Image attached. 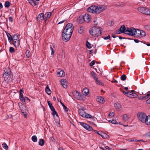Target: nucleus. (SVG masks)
<instances>
[{
  "label": "nucleus",
  "mask_w": 150,
  "mask_h": 150,
  "mask_svg": "<svg viewBox=\"0 0 150 150\" xmlns=\"http://www.w3.org/2000/svg\"><path fill=\"white\" fill-rule=\"evenodd\" d=\"M3 8V5L1 3H0V9L2 8Z\"/></svg>",
  "instance_id": "63"
},
{
  "label": "nucleus",
  "mask_w": 150,
  "mask_h": 150,
  "mask_svg": "<svg viewBox=\"0 0 150 150\" xmlns=\"http://www.w3.org/2000/svg\"><path fill=\"white\" fill-rule=\"evenodd\" d=\"M71 35L70 34L62 33V40L64 41L67 42L70 40Z\"/></svg>",
  "instance_id": "7"
},
{
  "label": "nucleus",
  "mask_w": 150,
  "mask_h": 150,
  "mask_svg": "<svg viewBox=\"0 0 150 150\" xmlns=\"http://www.w3.org/2000/svg\"><path fill=\"white\" fill-rule=\"evenodd\" d=\"M96 100L97 101L102 103H104V98L101 96H98L96 98Z\"/></svg>",
  "instance_id": "19"
},
{
  "label": "nucleus",
  "mask_w": 150,
  "mask_h": 150,
  "mask_svg": "<svg viewBox=\"0 0 150 150\" xmlns=\"http://www.w3.org/2000/svg\"><path fill=\"white\" fill-rule=\"evenodd\" d=\"M127 28H125L124 25H122L120 28L117 31V33L120 34L121 33H124L125 34Z\"/></svg>",
  "instance_id": "11"
},
{
  "label": "nucleus",
  "mask_w": 150,
  "mask_h": 150,
  "mask_svg": "<svg viewBox=\"0 0 150 150\" xmlns=\"http://www.w3.org/2000/svg\"><path fill=\"white\" fill-rule=\"evenodd\" d=\"M13 44L16 47H18L19 45L20 44L19 39L13 40Z\"/></svg>",
  "instance_id": "22"
},
{
  "label": "nucleus",
  "mask_w": 150,
  "mask_h": 150,
  "mask_svg": "<svg viewBox=\"0 0 150 150\" xmlns=\"http://www.w3.org/2000/svg\"><path fill=\"white\" fill-rule=\"evenodd\" d=\"M78 113L79 115L83 117H84L85 114L86 113L85 111L82 109H79L78 110Z\"/></svg>",
  "instance_id": "16"
},
{
  "label": "nucleus",
  "mask_w": 150,
  "mask_h": 150,
  "mask_svg": "<svg viewBox=\"0 0 150 150\" xmlns=\"http://www.w3.org/2000/svg\"><path fill=\"white\" fill-rule=\"evenodd\" d=\"M91 74L92 76L93 77V78L95 79V77L97 78L96 74L94 71H92L91 73Z\"/></svg>",
  "instance_id": "47"
},
{
  "label": "nucleus",
  "mask_w": 150,
  "mask_h": 150,
  "mask_svg": "<svg viewBox=\"0 0 150 150\" xmlns=\"http://www.w3.org/2000/svg\"><path fill=\"white\" fill-rule=\"evenodd\" d=\"M123 93L124 94L126 95V96H128V94H129V92H127V91H126V92H125V91H123Z\"/></svg>",
  "instance_id": "54"
},
{
  "label": "nucleus",
  "mask_w": 150,
  "mask_h": 150,
  "mask_svg": "<svg viewBox=\"0 0 150 150\" xmlns=\"http://www.w3.org/2000/svg\"><path fill=\"white\" fill-rule=\"evenodd\" d=\"M129 142H139V141H140L144 142L143 141V140H138L137 139H134V138H132V139H131L130 140H129Z\"/></svg>",
  "instance_id": "34"
},
{
  "label": "nucleus",
  "mask_w": 150,
  "mask_h": 150,
  "mask_svg": "<svg viewBox=\"0 0 150 150\" xmlns=\"http://www.w3.org/2000/svg\"><path fill=\"white\" fill-rule=\"evenodd\" d=\"M110 38V36L109 35H108L107 37H105L104 38V39L105 40H108V39H109Z\"/></svg>",
  "instance_id": "57"
},
{
  "label": "nucleus",
  "mask_w": 150,
  "mask_h": 150,
  "mask_svg": "<svg viewBox=\"0 0 150 150\" xmlns=\"http://www.w3.org/2000/svg\"><path fill=\"white\" fill-rule=\"evenodd\" d=\"M20 100L23 103H24L25 102V98L23 97L20 98Z\"/></svg>",
  "instance_id": "52"
},
{
  "label": "nucleus",
  "mask_w": 150,
  "mask_h": 150,
  "mask_svg": "<svg viewBox=\"0 0 150 150\" xmlns=\"http://www.w3.org/2000/svg\"><path fill=\"white\" fill-rule=\"evenodd\" d=\"M9 51L11 53H13L14 52V49L13 47H10L9 48Z\"/></svg>",
  "instance_id": "49"
},
{
  "label": "nucleus",
  "mask_w": 150,
  "mask_h": 150,
  "mask_svg": "<svg viewBox=\"0 0 150 150\" xmlns=\"http://www.w3.org/2000/svg\"><path fill=\"white\" fill-rule=\"evenodd\" d=\"M114 106L118 110H121V105L119 103H115L114 105Z\"/></svg>",
  "instance_id": "24"
},
{
  "label": "nucleus",
  "mask_w": 150,
  "mask_h": 150,
  "mask_svg": "<svg viewBox=\"0 0 150 150\" xmlns=\"http://www.w3.org/2000/svg\"><path fill=\"white\" fill-rule=\"evenodd\" d=\"M146 122L145 123L147 125H150V116H147L146 119Z\"/></svg>",
  "instance_id": "25"
},
{
  "label": "nucleus",
  "mask_w": 150,
  "mask_h": 150,
  "mask_svg": "<svg viewBox=\"0 0 150 150\" xmlns=\"http://www.w3.org/2000/svg\"><path fill=\"white\" fill-rule=\"evenodd\" d=\"M47 103L48 105L50 108L51 110H54V107L52 106V103L50 102V101H47Z\"/></svg>",
  "instance_id": "38"
},
{
  "label": "nucleus",
  "mask_w": 150,
  "mask_h": 150,
  "mask_svg": "<svg viewBox=\"0 0 150 150\" xmlns=\"http://www.w3.org/2000/svg\"><path fill=\"white\" fill-rule=\"evenodd\" d=\"M135 35L137 37H142L145 36L146 33L142 30L137 29L136 30Z\"/></svg>",
  "instance_id": "6"
},
{
  "label": "nucleus",
  "mask_w": 150,
  "mask_h": 150,
  "mask_svg": "<svg viewBox=\"0 0 150 150\" xmlns=\"http://www.w3.org/2000/svg\"><path fill=\"white\" fill-rule=\"evenodd\" d=\"M32 140L33 142H36L37 141V138L36 136L34 135L32 137Z\"/></svg>",
  "instance_id": "37"
},
{
  "label": "nucleus",
  "mask_w": 150,
  "mask_h": 150,
  "mask_svg": "<svg viewBox=\"0 0 150 150\" xmlns=\"http://www.w3.org/2000/svg\"><path fill=\"white\" fill-rule=\"evenodd\" d=\"M80 124L84 128L89 131H91L93 129L89 125L84 122H79Z\"/></svg>",
  "instance_id": "9"
},
{
  "label": "nucleus",
  "mask_w": 150,
  "mask_h": 150,
  "mask_svg": "<svg viewBox=\"0 0 150 150\" xmlns=\"http://www.w3.org/2000/svg\"><path fill=\"white\" fill-rule=\"evenodd\" d=\"M80 16L79 17V18L78 19V20L79 21V22L80 23H82L84 22V21H83V18H80Z\"/></svg>",
  "instance_id": "50"
},
{
  "label": "nucleus",
  "mask_w": 150,
  "mask_h": 150,
  "mask_svg": "<svg viewBox=\"0 0 150 150\" xmlns=\"http://www.w3.org/2000/svg\"><path fill=\"white\" fill-rule=\"evenodd\" d=\"M46 92L48 95H50L51 93V91L49 88L48 85L46 86L45 89Z\"/></svg>",
  "instance_id": "29"
},
{
  "label": "nucleus",
  "mask_w": 150,
  "mask_h": 150,
  "mask_svg": "<svg viewBox=\"0 0 150 150\" xmlns=\"http://www.w3.org/2000/svg\"><path fill=\"white\" fill-rule=\"evenodd\" d=\"M88 90L86 88H84L83 90V94L86 96L88 94Z\"/></svg>",
  "instance_id": "30"
},
{
  "label": "nucleus",
  "mask_w": 150,
  "mask_h": 150,
  "mask_svg": "<svg viewBox=\"0 0 150 150\" xmlns=\"http://www.w3.org/2000/svg\"><path fill=\"white\" fill-rule=\"evenodd\" d=\"M107 9V7L104 5L92 6L87 9V11L91 13L98 14Z\"/></svg>",
  "instance_id": "1"
},
{
  "label": "nucleus",
  "mask_w": 150,
  "mask_h": 150,
  "mask_svg": "<svg viewBox=\"0 0 150 150\" xmlns=\"http://www.w3.org/2000/svg\"><path fill=\"white\" fill-rule=\"evenodd\" d=\"M128 97L131 98H137L138 96L135 93L129 91V94Z\"/></svg>",
  "instance_id": "17"
},
{
  "label": "nucleus",
  "mask_w": 150,
  "mask_h": 150,
  "mask_svg": "<svg viewBox=\"0 0 150 150\" xmlns=\"http://www.w3.org/2000/svg\"><path fill=\"white\" fill-rule=\"evenodd\" d=\"M94 79L95 80V82L97 84L101 86L103 85V83L100 80H99L98 79V77H95Z\"/></svg>",
  "instance_id": "20"
},
{
  "label": "nucleus",
  "mask_w": 150,
  "mask_h": 150,
  "mask_svg": "<svg viewBox=\"0 0 150 150\" xmlns=\"http://www.w3.org/2000/svg\"><path fill=\"white\" fill-rule=\"evenodd\" d=\"M95 64V62L94 61H91L90 63V66H92L94 65Z\"/></svg>",
  "instance_id": "55"
},
{
  "label": "nucleus",
  "mask_w": 150,
  "mask_h": 150,
  "mask_svg": "<svg viewBox=\"0 0 150 150\" xmlns=\"http://www.w3.org/2000/svg\"><path fill=\"white\" fill-rule=\"evenodd\" d=\"M146 8L145 7H139L138 8V11L143 14Z\"/></svg>",
  "instance_id": "28"
},
{
  "label": "nucleus",
  "mask_w": 150,
  "mask_h": 150,
  "mask_svg": "<svg viewBox=\"0 0 150 150\" xmlns=\"http://www.w3.org/2000/svg\"><path fill=\"white\" fill-rule=\"evenodd\" d=\"M71 28L74 29V26L72 24L69 23L66 25L64 29H68Z\"/></svg>",
  "instance_id": "26"
},
{
  "label": "nucleus",
  "mask_w": 150,
  "mask_h": 150,
  "mask_svg": "<svg viewBox=\"0 0 150 150\" xmlns=\"http://www.w3.org/2000/svg\"><path fill=\"white\" fill-rule=\"evenodd\" d=\"M6 35L8 38V40L9 42H11L12 40V37L11 35L8 33H6Z\"/></svg>",
  "instance_id": "31"
},
{
  "label": "nucleus",
  "mask_w": 150,
  "mask_h": 150,
  "mask_svg": "<svg viewBox=\"0 0 150 150\" xmlns=\"http://www.w3.org/2000/svg\"><path fill=\"white\" fill-rule=\"evenodd\" d=\"M134 41L136 43H138V42H139V40H137V39H134Z\"/></svg>",
  "instance_id": "60"
},
{
  "label": "nucleus",
  "mask_w": 150,
  "mask_h": 150,
  "mask_svg": "<svg viewBox=\"0 0 150 150\" xmlns=\"http://www.w3.org/2000/svg\"><path fill=\"white\" fill-rule=\"evenodd\" d=\"M66 21V20H63L62 21H60V22H59L58 23V24H60L62 23H63L65 21Z\"/></svg>",
  "instance_id": "58"
},
{
  "label": "nucleus",
  "mask_w": 150,
  "mask_h": 150,
  "mask_svg": "<svg viewBox=\"0 0 150 150\" xmlns=\"http://www.w3.org/2000/svg\"><path fill=\"white\" fill-rule=\"evenodd\" d=\"M57 76L58 77H62L64 76L65 75V74L63 71L61 69H58L57 70Z\"/></svg>",
  "instance_id": "14"
},
{
  "label": "nucleus",
  "mask_w": 150,
  "mask_h": 150,
  "mask_svg": "<svg viewBox=\"0 0 150 150\" xmlns=\"http://www.w3.org/2000/svg\"><path fill=\"white\" fill-rule=\"evenodd\" d=\"M80 18H83L84 22H88L90 21L89 16L87 14H85L83 16H80Z\"/></svg>",
  "instance_id": "10"
},
{
  "label": "nucleus",
  "mask_w": 150,
  "mask_h": 150,
  "mask_svg": "<svg viewBox=\"0 0 150 150\" xmlns=\"http://www.w3.org/2000/svg\"><path fill=\"white\" fill-rule=\"evenodd\" d=\"M11 69L9 67H7L5 68L4 71V73L3 74V77L4 78V80L6 81L8 77H6L9 76L11 74Z\"/></svg>",
  "instance_id": "5"
},
{
  "label": "nucleus",
  "mask_w": 150,
  "mask_h": 150,
  "mask_svg": "<svg viewBox=\"0 0 150 150\" xmlns=\"http://www.w3.org/2000/svg\"><path fill=\"white\" fill-rule=\"evenodd\" d=\"M84 117L86 118H92L93 117L92 116L89 114H88V113H86V114H85Z\"/></svg>",
  "instance_id": "40"
},
{
  "label": "nucleus",
  "mask_w": 150,
  "mask_h": 150,
  "mask_svg": "<svg viewBox=\"0 0 150 150\" xmlns=\"http://www.w3.org/2000/svg\"><path fill=\"white\" fill-rule=\"evenodd\" d=\"M146 102L148 104H150V98L147 100Z\"/></svg>",
  "instance_id": "62"
},
{
  "label": "nucleus",
  "mask_w": 150,
  "mask_h": 150,
  "mask_svg": "<svg viewBox=\"0 0 150 150\" xmlns=\"http://www.w3.org/2000/svg\"><path fill=\"white\" fill-rule=\"evenodd\" d=\"M44 14L43 13H41L38 15L36 18L37 21L39 22L43 20L44 18Z\"/></svg>",
  "instance_id": "13"
},
{
  "label": "nucleus",
  "mask_w": 150,
  "mask_h": 150,
  "mask_svg": "<svg viewBox=\"0 0 150 150\" xmlns=\"http://www.w3.org/2000/svg\"><path fill=\"white\" fill-rule=\"evenodd\" d=\"M114 115V113L113 112H110L109 114V116L111 117H113Z\"/></svg>",
  "instance_id": "53"
},
{
  "label": "nucleus",
  "mask_w": 150,
  "mask_h": 150,
  "mask_svg": "<svg viewBox=\"0 0 150 150\" xmlns=\"http://www.w3.org/2000/svg\"><path fill=\"white\" fill-rule=\"evenodd\" d=\"M136 30V29L133 28H127L125 34L129 35L131 36H133L135 35Z\"/></svg>",
  "instance_id": "3"
},
{
  "label": "nucleus",
  "mask_w": 150,
  "mask_h": 150,
  "mask_svg": "<svg viewBox=\"0 0 150 150\" xmlns=\"http://www.w3.org/2000/svg\"><path fill=\"white\" fill-rule=\"evenodd\" d=\"M25 54L27 57L29 58L30 56V52L29 50H27L25 52Z\"/></svg>",
  "instance_id": "39"
},
{
  "label": "nucleus",
  "mask_w": 150,
  "mask_h": 150,
  "mask_svg": "<svg viewBox=\"0 0 150 150\" xmlns=\"http://www.w3.org/2000/svg\"><path fill=\"white\" fill-rule=\"evenodd\" d=\"M137 116L141 122L145 123L147 117L145 114L143 112L139 113L137 114Z\"/></svg>",
  "instance_id": "4"
},
{
  "label": "nucleus",
  "mask_w": 150,
  "mask_h": 150,
  "mask_svg": "<svg viewBox=\"0 0 150 150\" xmlns=\"http://www.w3.org/2000/svg\"><path fill=\"white\" fill-rule=\"evenodd\" d=\"M73 30V29H71V28L68 29H64L62 33L70 34V35H71Z\"/></svg>",
  "instance_id": "15"
},
{
  "label": "nucleus",
  "mask_w": 150,
  "mask_h": 150,
  "mask_svg": "<svg viewBox=\"0 0 150 150\" xmlns=\"http://www.w3.org/2000/svg\"><path fill=\"white\" fill-rule=\"evenodd\" d=\"M20 94L22 93V92H23V90L22 89H20L19 91Z\"/></svg>",
  "instance_id": "64"
},
{
  "label": "nucleus",
  "mask_w": 150,
  "mask_h": 150,
  "mask_svg": "<svg viewBox=\"0 0 150 150\" xmlns=\"http://www.w3.org/2000/svg\"><path fill=\"white\" fill-rule=\"evenodd\" d=\"M62 85L64 88H66L67 87L66 84V80L65 79H62L61 80Z\"/></svg>",
  "instance_id": "21"
},
{
  "label": "nucleus",
  "mask_w": 150,
  "mask_h": 150,
  "mask_svg": "<svg viewBox=\"0 0 150 150\" xmlns=\"http://www.w3.org/2000/svg\"><path fill=\"white\" fill-rule=\"evenodd\" d=\"M105 148L106 149H107L108 150H110L111 148L109 147V146H107L105 147Z\"/></svg>",
  "instance_id": "59"
},
{
  "label": "nucleus",
  "mask_w": 150,
  "mask_h": 150,
  "mask_svg": "<svg viewBox=\"0 0 150 150\" xmlns=\"http://www.w3.org/2000/svg\"><path fill=\"white\" fill-rule=\"evenodd\" d=\"M52 13L50 12H46L45 16V22H46L48 18H49L51 16Z\"/></svg>",
  "instance_id": "18"
},
{
  "label": "nucleus",
  "mask_w": 150,
  "mask_h": 150,
  "mask_svg": "<svg viewBox=\"0 0 150 150\" xmlns=\"http://www.w3.org/2000/svg\"><path fill=\"white\" fill-rule=\"evenodd\" d=\"M73 94L74 97L78 100H82L83 99L82 95L78 91H75L74 92Z\"/></svg>",
  "instance_id": "8"
},
{
  "label": "nucleus",
  "mask_w": 150,
  "mask_h": 150,
  "mask_svg": "<svg viewBox=\"0 0 150 150\" xmlns=\"http://www.w3.org/2000/svg\"><path fill=\"white\" fill-rule=\"evenodd\" d=\"M126 76L124 74L122 75L121 77V79L123 81H125L126 79Z\"/></svg>",
  "instance_id": "43"
},
{
  "label": "nucleus",
  "mask_w": 150,
  "mask_h": 150,
  "mask_svg": "<svg viewBox=\"0 0 150 150\" xmlns=\"http://www.w3.org/2000/svg\"><path fill=\"white\" fill-rule=\"evenodd\" d=\"M95 132L97 134L100 135L103 139H107L109 138V136L105 133H103L102 132L100 133L97 131H95Z\"/></svg>",
  "instance_id": "12"
},
{
  "label": "nucleus",
  "mask_w": 150,
  "mask_h": 150,
  "mask_svg": "<svg viewBox=\"0 0 150 150\" xmlns=\"http://www.w3.org/2000/svg\"><path fill=\"white\" fill-rule=\"evenodd\" d=\"M102 28L101 27L94 26L89 30V33L92 36H100L101 35Z\"/></svg>",
  "instance_id": "2"
},
{
  "label": "nucleus",
  "mask_w": 150,
  "mask_h": 150,
  "mask_svg": "<svg viewBox=\"0 0 150 150\" xmlns=\"http://www.w3.org/2000/svg\"><path fill=\"white\" fill-rule=\"evenodd\" d=\"M38 143L40 145L42 146L44 144L45 141L42 139H40Z\"/></svg>",
  "instance_id": "33"
},
{
  "label": "nucleus",
  "mask_w": 150,
  "mask_h": 150,
  "mask_svg": "<svg viewBox=\"0 0 150 150\" xmlns=\"http://www.w3.org/2000/svg\"><path fill=\"white\" fill-rule=\"evenodd\" d=\"M111 123L112 124H120L121 125V123H117L116 121L115 120H112V121H111Z\"/></svg>",
  "instance_id": "48"
},
{
  "label": "nucleus",
  "mask_w": 150,
  "mask_h": 150,
  "mask_svg": "<svg viewBox=\"0 0 150 150\" xmlns=\"http://www.w3.org/2000/svg\"><path fill=\"white\" fill-rule=\"evenodd\" d=\"M86 46L87 47L88 49H90L91 48V44L89 42H88V41L86 43Z\"/></svg>",
  "instance_id": "46"
},
{
  "label": "nucleus",
  "mask_w": 150,
  "mask_h": 150,
  "mask_svg": "<svg viewBox=\"0 0 150 150\" xmlns=\"http://www.w3.org/2000/svg\"><path fill=\"white\" fill-rule=\"evenodd\" d=\"M53 46L52 45H50V50L51 51V54L52 55L53 54H54V50H53Z\"/></svg>",
  "instance_id": "51"
},
{
  "label": "nucleus",
  "mask_w": 150,
  "mask_h": 150,
  "mask_svg": "<svg viewBox=\"0 0 150 150\" xmlns=\"http://www.w3.org/2000/svg\"><path fill=\"white\" fill-rule=\"evenodd\" d=\"M18 39H19V38L18 37V35L16 34H14L12 38L13 40H16Z\"/></svg>",
  "instance_id": "35"
},
{
  "label": "nucleus",
  "mask_w": 150,
  "mask_h": 150,
  "mask_svg": "<svg viewBox=\"0 0 150 150\" xmlns=\"http://www.w3.org/2000/svg\"><path fill=\"white\" fill-rule=\"evenodd\" d=\"M51 110L52 111V114L54 116L55 115H56V116L57 117H58V115L57 114V112L55 110L54 108V110Z\"/></svg>",
  "instance_id": "45"
},
{
  "label": "nucleus",
  "mask_w": 150,
  "mask_h": 150,
  "mask_svg": "<svg viewBox=\"0 0 150 150\" xmlns=\"http://www.w3.org/2000/svg\"><path fill=\"white\" fill-rule=\"evenodd\" d=\"M2 146L3 148L7 150L8 149V147L7 145L5 143L2 144Z\"/></svg>",
  "instance_id": "42"
},
{
  "label": "nucleus",
  "mask_w": 150,
  "mask_h": 150,
  "mask_svg": "<svg viewBox=\"0 0 150 150\" xmlns=\"http://www.w3.org/2000/svg\"><path fill=\"white\" fill-rule=\"evenodd\" d=\"M129 119V117L126 114H124L122 116V120L124 121H127Z\"/></svg>",
  "instance_id": "23"
},
{
  "label": "nucleus",
  "mask_w": 150,
  "mask_h": 150,
  "mask_svg": "<svg viewBox=\"0 0 150 150\" xmlns=\"http://www.w3.org/2000/svg\"><path fill=\"white\" fill-rule=\"evenodd\" d=\"M11 3L8 1H6L4 4V6L6 8H8L10 6Z\"/></svg>",
  "instance_id": "36"
},
{
  "label": "nucleus",
  "mask_w": 150,
  "mask_h": 150,
  "mask_svg": "<svg viewBox=\"0 0 150 150\" xmlns=\"http://www.w3.org/2000/svg\"><path fill=\"white\" fill-rule=\"evenodd\" d=\"M84 30V28L83 26L80 27L78 29V32L80 34H81L83 32Z\"/></svg>",
  "instance_id": "32"
},
{
  "label": "nucleus",
  "mask_w": 150,
  "mask_h": 150,
  "mask_svg": "<svg viewBox=\"0 0 150 150\" xmlns=\"http://www.w3.org/2000/svg\"><path fill=\"white\" fill-rule=\"evenodd\" d=\"M29 2L32 5L35 6L36 5L35 4V1L34 0H28Z\"/></svg>",
  "instance_id": "41"
},
{
  "label": "nucleus",
  "mask_w": 150,
  "mask_h": 150,
  "mask_svg": "<svg viewBox=\"0 0 150 150\" xmlns=\"http://www.w3.org/2000/svg\"><path fill=\"white\" fill-rule=\"evenodd\" d=\"M64 110L65 112H67L68 111L67 108L65 106L64 108Z\"/></svg>",
  "instance_id": "61"
},
{
  "label": "nucleus",
  "mask_w": 150,
  "mask_h": 150,
  "mask_svg": "<svg viewBox=\"0 0 150 150\" xmlns=\"http://www.w3.org/2000/svg\"><path fill=\"white\" fill-rule=\"evenodd\" d=\"M144 14L147 15H150V9L146 8Z\"/></svg>",
  "instance_id": "27"
},
{
  "label": "nucleus",
  "mask_w": 150,
  "mask_h": 150,
  "mask_svg": "<svg viewBox=\"0 0 150 150\" xmlns=\"http://www.w3.org/2000/svg\"><path fill=\"white\" fill-rule=\"evenodd\" d=\"M150 96V93L147 94L146 96L142 97V98L144 100L148 98Z\"/></svg>",
  "instance_id": "44"
},
{
  "label": "nucleus",
  "mask_w": 150,
  "mask_h": 150,
  "mask_svg": "<svg viewBox=\"0 0 150 150\" xmlns=\"http://www.w3.org/2000/svg\"><path fill=\"white\" fill-rule=\"evenodd\" d=\"M9 20L10 22H13V19L12 17L11 16L9 18Z\"/></svg>",
  "instance_id": "56"
}]
</instances>
